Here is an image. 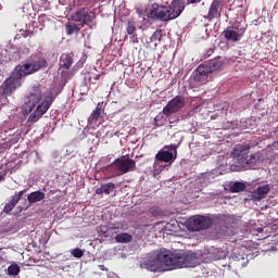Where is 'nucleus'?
<instances>
[{"label":"nucleus","mask_w":278,"mask_h":278,"mask_svg":"<svg viewBox=\"0 0 278 278\" xmlns=\"http://www.w3.org/2000/svg\"><path fill=\"white\" fill-rule=\"evenodd\" d=\"M47 65L48 62L46 58L37 56H30L28 58L26 63H24L23 65H17L13 70L11 76L3 81V92L0 96V100H2V103L9 102L7 97H11L12 92L16 91L17 87L22 86L23 78L25 76L33 75L34 73H37V71H40V68L47 67Z\"/></svg>","instance_id":"nucleus-1"},{"label":"nucleus","mask_w":278,"mask_h":278,"mask_svg":"<svg viewBox=\"0 0 278 278\" xmlns=\"http://www.w3.org/2000/svg\"><path fill=\"white\" fill-rule=\"evenodd\" d=\"M156 261L161 262L167 269H180L181 267H195L198 266V256L192 251H169L168 249H161L156 254Z\"/></svg>","instance_id":"nucleus-2"},{"label":"nucleus","mask_w":278,"mask_h":278,"mask_svg":"<svg viewBox=\"0 0 278 278\" xmlns=\"http://www.w3.org/2000/svg\"><path fill=\"white\" fill-rule=\"evenodd\" d=\"M186 9V0H173L169 5L154 3L149 11L148 16L159 22H172L178 18Z\"/></svg>","instance_id":"nucleus-3"},{"label":"nucleus","mask_w":278,"mask_h":278,"mask_svg":"<svg viewBox=\"0 0 278 278\" xmlns=\"http://www.w3.org/2000/svg\"><path fill=\"white\" fill-rule=\"evenodd\" d=\"M250 151L251 143L237 144L231 151V155L236 160L237 164H239L240 167H243L244 169L253 167L260 160L258 153L250 154L249 157Z\"/></svg>","instance_id":"nucleus-4"},{"label":"nucleus","mask_w":278,"mask_h":278,"mask_svg":"<svg viewBox=\"0 0 278 278\" xmlns=\"http://www.w3.org/2000/svg\"><path fill=\"white\" fill-rule=\"evenodd\" d=\"M212 224L213 220L208 216L194 215L188 218L186 227L189 231H201L202 229H208Z\"/></svg>","instance_id":"nucleus-5"},{"label":"nucleus","mask_w":278,"mask_h":278,"mask_svg":"<svg viewBox=\"0 0 278 278\" xmlns=\"http://www.w3.org/2000/svg\"><path fill=\"white\" fill-rule=\"evenodd\" d=\"M186 105V98L185 96H175L165 108H163V114L165 116H170L172 114L178 113L184 109Z\"/></svg>","instance_id":"nucleus-6"},{"label":"nucleus","mask_w":278,"mask_h":278,"mask_svg":"<svg viewBox=\"0 0 278 278\" xmlns=\"http://www.w3.org/2000/svg\"><path fill=\"white\" fill-rule=\"evenodd\" d=\"M71 18L73 22L78 24L77 26L80 27V29L81 27H85V25H89L93 21V17L91 16L90 12L85 7L74 12L71 15Z\"/></svg>","instance_id":"nucleus-7"},{"label":"nucleus","mask_w":278,"mask_h":278,"mask_svg":"<svg viewBox=\"0 0 278 278\" xmlns=\"http://www.w3.org/2000/svg\"><path fill=\"white\" fill-rule=\"evenodd\" d=\"M248 25H245V27H240V22L237 23V25L233 28H225V30H223V36L227 41H240L242 36L245 35V30H247Z\"/></svg>","instance_id":"nucleus-8"},{"label":"nucleus","mask_w":278,"mask_h":278,"mask_svg":"<svg viewBox=\"0 0 278 278\" xmlns=\"http://www.w3.org/2000/svg\"><path fill=\"white\" fill-rule=\"evenodd\" d=\"M114 165L122 175H126L130 170H136V160L129 159V156H122L114 161Z\"/></svg>","instance_id":"nucleus-9"},{"label":"nucleus","mask_w":278,"mask_h":278,"mask_svg":"<svg viewBox=\"0 0 278 278\" xmlns=\"http://www.w3.org/2000/svg\"><path fill=\"white\" fill-rule=\"evenodd\" d=\"M41 100L42 91L40 87H33V89L26 97V109H28V111L31 112L33 109H35L36 105L41 102Z\"/></svg>","instance_id":"nucleus-10"},{"label":"nucleus","mask_w":278,"mask_h":278,"mask_svg":"<svg viewBox=\"0 0 278 278\" xmlns=\"http://www.w3.org/2000/svg\"><path fill=\"white\" fill-rule=\"evenodd\" d=\"M210 78V62L201 63L195 73L193 74V80L199 84H207Z\"/></svg>","instance_id":"nucleus-11"},{"label":"nucleus","mask_w":278,"mask_h":278,"mask_svg":"<svg viewBox=\"0 0 278 278\" xmlns=\"http://www.w3.org/2000/svg\"><path fill=\"white\" fill-rule=\"evenodd\" d=\"M224 3L222 0H213L207 12V20L220 18Z\"/></svg>","instance_id":"nucleus-12"},{"label":"nucleus","mask_w":278,"mask_h":278,"mask_svg":"<svg viewBox=\"0 0 278 278\" xmlns=\"http://www.w3.org/2000/svg\"><path fill=\"white\" fill-rule=\"evenodd\" d=\"M168 149H170V151H175V156L173 152L163 150L156 152L155 159L161 162H174V160L177 159V148L176 146H169Z\"/></svg>","instance_id":"nucleus-13"},{"label":"nucleus","mask_w":278,"mask_h":278,"mask_svg":"<svg viewBox=\"0 0 278 278\" xmlns=\"http://www.w3.org/2000/svg\"><path fill=\"white\" fill-rule=\"evenodd\" d=\"M270 191V186L266 184L265 186H260L252 192L251 199L253 202H260L263 199H266L267 194Z\"/></svg>","instance_id":"nucleus-14"},{"label":"nucleus","mask_w":278,"mask_h":278,"mask_svg":"<svg viewBox=\"0 0 278 278\" xmlns=\"http://www.w3.org/2000/svg\"><path fill=\"white\" fill-rule=\"evenodd\" d=\"M48 111L47 104H46V100L43 99V102H41L38 108L36 109V111L34 113L30 114V116H28V122H38L39 118H41V116H43V114H46Z\"/></svg>","instance_id":"nucleus-15"},{"label":"nucleus","mask_w":278,"mask_h":278,"mask_svg":"<svg viewBox=\"0 0 278 278\" xmlns=\"http://www.w3.org/2000/svg\"><path fill=\"white\" fill-rule=\"evenodd\" d=\"M74 64V52H64L60 58V67L71 68Z\"/></svg>","instance_id":"nucleus-16"},{"label":"nucleus","mask_w":278,"mask_h":278,"mask_svg":"<svg viewBox=\"0 0 278 278\" xmlns=\"http://www.w3.org/2000/svg\"><path fill=\"white\" fill-rule=\"evenodd\" d=\"M114 189H116V184L109 181L108 184H102L100 187H98L96 189V194H111Z\"/></svg>","instance_id":"nucleus-17"},{"label":"nucleus","mask_w":278,"mask_h":278,"mask_svg":"<svg viewBox=\"0 0 278 278\" xmlns=\"http://www.w3.org/2000/svg\"><path fill=\"white\" fill-rule=\"evenodd\" d=\"M137 31V22L136 20H134V17H130V20H128L126 22V33L127 35L132 36V38H136V40H138V35H136Z\"/></svg>","instance_id":"nucleus-18"},{"label":"nucleus","mask_w":278,"mask_h":278,"mask_svg":"<svg viewBox=\"0 0 278 278\" xmlns=\"http://www.w3.org/2000/svg\"><path fill=\"white\" fill-rule=\"evenodd\" d=\"M45 199H46V194L42 191L30 192L27 197L29 204H36L37 202H41Z\"/></svg>","instance_id":"nucleus-19"},{"label":"nucleus","mask_w":278,"mask_h":278,"mask_svg":"<svg viewBox=\"0 0 278 278\" xmlns=\"http://www.w3.org/2000/svg\"><path fill=\"white\" fill-rule=\"evenodd\" d=\"M131 240H134V237L129 232H118V235L115 236V241L118 244H129Z\"/></svg>","instance_id":"nucleus-20"},{"label":"nucleus","mask_w":278,"mask_h":278,"mask_svg":"<svg viewBox=\"0 0 278 278\" xmlns=\"http://www.w3.org/2000/svg\"><path fill=\"white\" fill-rule=\"evenodd\" d=\"M224 65L222 58H215V60H210L208 62V75H212L214 71H218Z\"/></svg>","instance_id":"nucleus-21"},{"label":"nucleus","mask_w":278,"mask_h":278,"mask_svg":"<svg viewBox=\"0 0 278 278\" xmlns=\"http://www.w3.org/2000/svg\"><path fill=\"white\" fill-rule=\"evenodd\" d=\"M154 3H152L148 9L147 7H137L136 13L138 14L139 18H146V16L150 20H153V17L149 16V13L151 11V8H153Z\"/></svg>","instance_id":"nucleus-22"},{"label":"nucleus","mask_w":278,"mask_h":278,"mask_svg":"<svg viewBox=\"0 0 278 278\" xmlns=\"http://www.w3.org/2000/svg\"><path fill=\"white\" fill-rule=\"evenodd\" d=\"M65 31L68 36H72L75 33H79L80 27H78L77 23L68 22L67 24H65Z\"/></svg>","instance_id":"nucleus-23"},{"label":"nucleus","mask_w":278,"mask_h":278,"mask_svg":"<svg viewBox=\"0 0 278 278\" xmlns=\"http://www.w3.org/2000/svg\"><path fill=\"white\" fill-rule=\"evenodd\" d=\"M247 186L243 181H235L232 186H230V193H240L242 191H245Z\"/></svg>","instance_id":"nucleus-24"},{"label":"nucleus","mask_w":278,"mask_h":278,"mask_svg":"<svg viewBox=\"0 0 278 278\" xmlns=\"http://www.w3.org/2000/svg\"><path fill=\"white\" fill-rule=\"evenodd\" d=\"M54 102V96H53V92L52 91H49L45 94V104H46V108H47V111L48 109L51 108L52 103Z\"/></svg>","instance_id":"nucleus-25"},{"label":"nucleus","mask_w":278,"mask_h":278,"mask_svg":"<svg viewBox=\"0 0 278 278\" xmlns=\"http://www.w3.org/2000/svg\"><path fill=\"white\" fill-rule=\"evenodd\" d=\"M21 273V267L20 265L17 264H12V265H9L8 267V274L13 276V277H16V275H20Z\"/></svg>","instance_id":"nucleus-26"},{"label":"nucleus","mask_w":278,"mask_h":278,"mask_svg":"<svg viewBox=\"0 0 278 278\" xmlns=\"http://www.w3.org/2000/svg\"><path fill=\"white\" fill-rule=\"evenodd\" d=\"M102 113V109L101 108H96L94 111H92V113L89 116V121L90 122H98L100 116Z\"/></svg>","instance_id":"nucleus-27"},{"label":"nucleus","mask_w":278,"mask_h":278,"mask_svg":"<svg viewBox=\"0 0 278 278\" xmlns=\"http://www.w3.org/2000/svg\"><path fill=\"white\" fill-rule=\"evenodd\" d=\"M163 36L162 28H157L150 38V41H161Z\"/></svg>","instance_id":"nucleus-28"},{"label":"nucleus","mask_w":278,"mask_h":278,"mask_svg":"<svg viewBox=\"0 0 278 278\" xmlns=\"http://www.w3.org/2000/svg\"><path fill=\"white\" fill-rule=\"evenodd\" d=\"M72 255L75 256L76 258H81V256H84V251L83 249L79 248L73 249Z\"/></svg>","instance_id":"nucleus-29"},{"label":"nucleus","mask_w":278,"mask_h":278,"mask_svg":"<svg viewBox=\"0 0 278 278\" xmlns=\"http://www.w3.org/2000/svg\"><path fill=\"white\" fill-rule=\"evenodd\" d=\"M12 203V210H14L15 205L18 204V195L14 194V197L11 198Z\"/></svg>","instance_id":"nucleus-30"},{"label":"nucleus","mask_w":278,"mask_h":278,"mask_svg":"<svg viewBox=\"0 0 278 278\" xmlns=\"http://www.w3.org/2000/svg\"><path fill=\"white\" fill-rule=\"evenodd\" d=\"M13 210L12 200L4 205V213H10Z\"/></svg>","instance_id":"nucleus-31"},{"label":"nucleus","mask_w":278,"mask_h":278,"mask_svg":"<svg viewBox=\"0 0 278 278\" xmlns=\"http://www.w3.org/2000/svg\"><path fill=\"white\" fill-rule=\"evenodd\" d=\"M7 175H8V170L7 169L0 172V182L1 181H5Z\"/></svg>","instance_id":"nucleus-32"},{"label":"nucleus","mask_w":278,"mask_h":278,"mask_svg":"<svg viewBox=\"0 0 278 278\" xmlns=\"http://www.w3.org/2000/svg\"><path fill=\"white\" fill-rule=\"evenodd\" d=\"M148 269H150L151 271H157L159 267H157V265L150 264V265H148Z\"/></svg>","instance_id":"nucleus-33"},{"label":"nucleus","mask_w":278,"mask_h":278,"mask_svg":"<svg viewBox=\"0 0 278 278\" xmlns=\"http://www.w3.org/2000/svg\"><path fill=\"white\" fill-rule=\"evenodd\" d=\"M26 193V189H24L23 191L17 192V200L20 202L21 199H23V194Z\"/></svg>","instance_id":"nucleus-34"},{"label":"nucleus","mask_w":278,"mask_h":278,"mask_svg":"<svg viewBox=\"0 0 278 278\" xmlns=\"http://www.w3.org/2000/svg\"><path fill=\"white\" fill-rule=\"evenodd\" d=\"M103 75V73L101 74H94L93 75V80L97 81V80H100L101 76Z\"/></svg>","instance_id":"nucleus-35"},{"label":"nucleus","mask_w":278,"mask_h":278,"mask_svg":"<svg viewBox=\"0 0 278 278\" xmlns=\"http://www.w3.org/2000/svg\"><path fill=\"white\" fill-rule=\"evenodd\" d=\"M187 1H189L190 3H199V2H201L202 0H187Z\"/></svg>","instance_id":"nucleus-36"},{"label":"nucleus","mask_w":278,"mask_h":278,"mask_svg":"<svg viewBox=\"0 0 278 278\" xmlns=\"http://www.w3.org/2000/svg\"><path fill=\"white\" fill-rule=\"evenodd\" d=\"M89 84H96V81H93L92 76L89 77Z\"/></svg>","instance_id":"nucleus-37"},{"label":"nucleus","mask_w":278,"mask_h":278,"mask_svg":"<svg viewBox=\"0 0 278 278\" xmlns=\"http://www.w3.org/2000/svg\"><path fill=\"white\" fill-rule=\"evenodd\" d=\"M152 215H154V216H155V211H152Z\"/></svg>","instance_id":"nucleus-38"},{"label":"nucleus","mask_w":278,"mask_h":278,"mask_svg":"<svg viewBox=\"0 0 278 278\" xmlns=\"http://www.w3.org/2000/svg\"><path fill=\"white\" fill-rule=\"evenodd\" d=\"M277 129H278V125H277Z\"/></svg>","instance_id":"nucleus-39"}]
</instances>
